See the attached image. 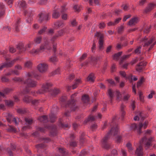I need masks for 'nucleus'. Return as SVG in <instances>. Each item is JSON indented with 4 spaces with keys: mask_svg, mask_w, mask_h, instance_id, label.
Masks as SVG:
<instances>
[{
    "mask_svg": "<svg viewBox=\"0 0 156 156\" xmlns=\"http://www.w3.org/2000/svg\"><path fill=\"white\" fill-rule=\"evenodd\" d=\"M87 55L86 54L84 53L83 54L82 56L80 58V60H83L84 59L87 57Z\"/></svg>",
    "mask_w": 156,
    "mask_h": 156,
    "instance_id": "052dcab7",
    "label": "nucleus"
},
{
    "mask_svg": "<svg viewBox=\"0 0 156 156\" xmlns=\"http://www.w3.org/2000/svg\"><path fill=\"white\" fill-rule=\"evenodd\" d=\"M50 60L51 62H55L57 61V59L55 56H53L51 57L50 58Z\"/></svg>",
    "mask_w": 156,
    "mask_h": 156,
    "instance_id": "ea45409f",
    "label": "nucleus"
},
{
    "mask_svg": "<svg viewBox=\"0 0 156 156\" xmlns=\"http://www.w3.org/2000/svg\"><path fill=\"white\" fill-rule=\"evenodd\" d=\"M123 9L126 11L127 10L128 8V6L126 5H123L122 6Z\"/></svg>",
    "mask_w": 156,
    "mask_h": 156,
    "instance_id": "e2e57ef3",
    "label": "nucleus"
},
{
    "mask_svg": "<svg viewBox=\"0 0 156 156\" xmlns=\"http://www.w3.org/2000/svg\"><path fill=\"white\" fill-rule=\"evenodd\" d=\"M74 10L76 12H79L80 10L79 6L78 5H75L73 7Z\"/></svg>",
    "mask_w": 156,
    "mask_h": 156,
    "instance_id": "58836bf2",
    "label": "nucleus"
},
{
    "mask_svg": "<svg viewBox=\"0 0 156 156\" xmlns=\"http://www.w3.org/2000/svg\"><path fill=\"white\" fill-rule=\"evenodd\" d=\"M60 73V69L59 68L57 69L53 73V75L58 74Z\"/></svg>",
    "mask_w": 156,
    "mask_h": 156,
    "instance_id": "4d7b16f0",
    "label": "nucleus"
},
{
    "mask_svg": "<svg viewBox=\"0 0 156 156\" xmlns=\"http://www.w3.org/2000/svg\"><path fill=\"white\" fill-rule=\"evenodd\" d=\"M52 86L51 83H46L43 85L41 88L38 91V93L40 94L43 93L45 92L48 91V89Z\"/></svg>",
    "mask_w": 156,
    "mask_h": 156,
    "instance_id": "0eeeda50",
    "label": "nucleus"
},
{
    "mask_svg": "<svg viewBox=\"0 0 156 156\" xmlns=\"http://www.w3.org/2000/svg\"><path fill=\"white\" fill-rule=\"evenodd\" d=\"M25 121L26 122V124L27 125H30L32 123V119L30 118H26L25 119Z\"/></svg>",
    "mask_w": 156,
    "mask_h": 156,
    "instance_id": "473e14b6",
    "label": "nucleus"
},
{
    "mask_svg": "<svg viewBox=\"0 0 156 156\" xmlns=\"http://www.w3.org/2000/svg\"><path fill=\"white\" fill-rule=\"evenodd\" d=\"M112 48V46L111 45L109 46L108 47L106 50V52L108 53L110 52Z\"/></svg>",
    "mask_w": 156,
    "mask_h": 156,
    "instance_id": "6e6d98bb",
    "label": "nucleus"
},
{
    "mask_svg": "<svg viewBox=\"0 0 156 156\" xmlns=\"http://www.w3.org/2000/svg\"><path fill=\"white\" fill-rule=\"evenodd\" d=\"M33 18L31 16H29L27 20V22L28 23H30Z\"/></svg>",
    "mask_w": 156,
    "mask_h": 156,
    "instance_id": "338daca9",
    "label": "nucleus"
},
{
    "mask_svg": "<svg viewBox=\"0 0 156 156\" xmlns=\"http://www.w3.org/2000/svg\"><path fill=\"white\" fill-rule=\"evenodd\" d=\"M41 37H37L34 39V41L35 43L36 44H39L41 42Z\"/></svg>",
    "mask_w": 156,
    "mask_h": 156,
    "instance_id": "72a5a7b5",
    "label": "nucleus"
},
{
    "mask_svg": "<svg viewBox=\"0 0 156 156\" xmlns=\"http://www.w3.org/2000/svg\"><path fill=\"white\" fill-rule=\"evenodd\" d=\"M17 59H15L10 62L4 63L0 66V70H2L4 68L11 66L17 60Z\"/></svg>",
    "mask_w": 156,
    "mask_h": 156,
    "instance_id": "9b49d317",
    "label": "nucleus"
},
{
    "mask_svg": "<svg viewBox=\"0 0 156 156\" xmlns=\"http://www.w3.org/2000/svg\"><path fill=\"white\" fill-rule=\"evenodd\" d=\"M76 94H77L76 93H75L73 94L72 96H71V102H69V106L70 105H71V104H73L74 103V101L73 100V98H74V97L75 96H76Z\"/></svg>",
    "mask_w": 156,
    "mask_h": 156,
    "instance_id": "4c0bfd02",
    "label": "nucleus"
},
{
    "mask_svg": "<svg viewBox=\"0 0 156 156\" xmlns=\"http://www.w3.org/2000/svg\"><path fill=\"white\" fill-rule=\"evenodd\" d=\"M16 69L21 70L22 69V67L20 65H18L15 66Z\"/></svg>",
    "mask_w": 156,
    "mask_h": 156,
    "instance_id": "0e129e2a",
    "label": "nucleus"
},
{
    "mask_svg": "<svg viewBox=\"0 0 156 156\" xmlns=\"http://www.w3.org/2000/svg\"><path fill=\"white\" fill-rule=\"evenodd\" d=\"M14 103L11 100H8L5 101L6 105L9 106H11L13 105Z\"/></svg>",
    "mask_w": 156,
    "mask_h": 156,
    "instance_id": "c756f323",
    "label": "nucleus"
},
{
    "mask_svg": "<svg viewBox=\"0 0 156 156\" xmlns=\"http://www.w3.org/2000/svg\"><path fill=\"white\" fill-rule=\"evenodd\" d=\"M12 73H13V74H15L16 75H18L19 74V72L18 71L15 70H11Z\"/></svg>",
    "mask_w": 156,
    "mask_h": 156,
    "instance_id": "bf43d9fd",
    "label": "nucleus"
},
{
    "mask_svg": "<svg viewBox=\"0 0 156 156\" xmlns=\"http://www.w3.org/2000/svg\"><path fill=\"white\" fill-rule=\"evenodd\" d=\"M16 50L13 47H10L9 48V51L11 53H14L15 52Z\"/></svg>",
    "mask_w": 156,
    "mask_h": 156,
    "instance_id": "774afa93",
    "label": "nucleus"
},
{
    "mask_svg": "<svg viewBox=\"0 0 156 156\" xmlns=\"http://www.w3.org/2000/svg\"><path fill=\"white\" fill-rule=\"evenodd\" d=\"M119 128L118 126H115L114 127H112L109 131L107 135L105 136L101 141V143L103 145L105 144L107 140L110 137L114 136L118 133Z\"/></svg>",
    "mask_w": 156,
    "mask_h": 156,
    "instance_id": "f03ea898",
    "label": "nucleus"
},
{
    "mask_svg": "<svg viewBox=\"0 0 156 156\" xmlns=\"http://www.w3.org/2000/svg\"><path fill=\"white\" fill-rule=\"evenodd\" d=\"M105 26V23H101L99 25V27L101 29L104 28Z\"/></svg>",
    "mask_w": 156,
    "mask_h": 156,
    "instance_id": "864d4df0",
    "label": "nucleus"
},
{
    "mask_svg": "<svg viewBox=\"0 0 156 156\" xmlns=\"http://www.w3.org/2000/svg\"><path fill=\"white\" fill-rule=\"evenodd\" d=\"M95 79L94 74L93 73H91L88 76L87 80L90 82H93L94 81Z\"/></svg>",
    "mask_w": 156,
    "mask_h": 156,
    "instance_id": "f3484780",
    "label": "nucleus"
},
{
    "mask_svg": "<svg viewBox=\"0 0 156 156\" xmlns=\"http://www.w3.org/2000/svg\"><path fill=\"white\" fill-rule=\"evenodd\" d=\"M38 119L41 122H46L48 121L47 117L46 116H41L39 117Z\"/></svg>",
    "mask_w": 156,
    "mask_h": 156,
    "instance_id": "b1692460",
    "label": "nucleus"
},
{
    "mask_svg": "<svg viewBox=\"0 0 156 156\" xmlns=\"http://www.w3.org/2000/svg\"><path fill=\"white\" fill-rule=\"evenodd\" d=\"M142 117V113H140L139 115V116H136L134 118V119L135 121L138 120H139L140 118Z\"/></svg>",
    "mask_w": 156,
    "mask_h": 156,
    "instance_id": "de8ad7c7",
    "label": "nucleus"
},
{
    "mask_svg": "<svg viewBox=\"0 0 156 156\" xmlns=\"http://www.w3.org/2000/svg\"><path fill=\"white\" fill-rule=\"evenodd\" d=\"M139 18L136 17L132 18L129 21L128 24L132 26L135 25L139 21Z\"/></svg>",
    "mask_w": 156,
    "mask_h": 156,
    "instance_id": "ddd939ff",
    "label": "nucleus"
},
{
    "mask_svg": "<svg viewBox=\"0 0 156 156\" xmlns=\"http://www.w3.org/2000/svg\"><path fill=\"white\" fill-rule=\"evenodd\" d=\"M121 20V18H119L116 19L114 22V23L115 24V25L118 23Z\"/></svg>",
    "mask_w": 156,
    "mask_h": 156,
    "instance_id": "3c124183",
    "label": "nucleus"
},
{
    "mask_svg": "<svg viewBox=\"0 0 156 156\" xmlns=\"http://www.w3.org/2000/svg\"><path fill=\"white\" fill-rule=\"evenodd\" d=\"M38 76V74L34 71L27 73L26 76L27 79L24 82V83L26 84L28 87H35L37 84V82L29 77H36Z\"/></svg>",
    "mask_w": 156,
    "mask_h": 156,
    "instance_id": "f257e3e1",
    "label": "nucleus"
},
{
    "mask_svg": "<svg viewBox=\"0 0 156 156\" xmlns=\"http://www.w3.org/2000/svg\"><path fill=\"white\" fill-rule=\"evenodd\" d=\"M153 40V39L152 38H148L147 37H145L140 42V43L143 45L144 47L150 46V48L148 49L149 51L153 48L155 44H151Z\"/></svg>",
    "mask_w": 156,
    "mask_h": 156,
    "instance_id": "20e7f679",
    "label": "nucleus"
},
{
    "mask_svg": "<svg viewBox=\"0 0 156 156\" xmlns=\"http://www.w3.org/2000/svg\"><path fill=\"white\" fill-rule=\"evenodd\" d=\"M156 5L153 3H151L148 5L145 10L146 12L150 11L153 9L156 6Z\"/></svg>",
    "mask_w": 156,
    "mask_h": 156,
    "instance_id": "dca6fc26",
    "label": "nucleus"
},
{
    "mask_svg": "<svg viewBox=\"0 0 156 156\" xmlns=\"http://www.w3.org/2000/svg\"><path fill=\"white\" fill-rule=\"evenodd\" d=\"M50 43L48 41L46 40L44 41V43L43 44H42L40 48V49H33L30 51V53L32 54H36L41 52V51H42L45 49H49L50 48Z\"/></svg>",
    "mask_w": 156,
    "mask_h": 156,
    "instance_id": "7ed1b4c3",
    "label": "nucleus"
},
{
    "mask_svg": "<svg viewBox=\"0 0 156 156\" xmlns=\"http://www.w3.org/2000/svg\"><path fill=\"white\" fill-rule=\"evenodd\" d=\"M141 47L140 46L138 48L136 49L135 51V53L137 54L140 53V49L141 48Z\"/></svg>",
    "mask_w": 156,
    "mask_h": 156,
    "instance_id": "5fc2aeb1",
    "label": "nucleus"
},
{
    "mask_svg": "<svg viewBox=\"0 0 156 156\" xmlns=\"http://www.w3.org/2000/svg\"><path fill=\"white\" fill-rule=\"evenodd\" d=\"M122 156H126V152L125 150L123 149L122 150Z\"/></svg>",
    "mask_w": 156,
    "mask_h": 156,
    "instance_id": "680f3d73",
    "label": "nucleus"
},
{
    "mask_svg": "<svg viewBox=\"0 0 156 156\" xmlns=\"http://www.w3.org/2000/svg\"><path fill=\"white\" fill-rule=\"evenodd\" d=\"M82 101L84 103H87L89 100V97L87 95H85L82 96Z\"/></svg>",
    "mask_w": 156,
    "mask_h": 156,
    "instance_id": "4be33fe9",
    "label": "nucleus"
},
{
    "mask_svg": "<svg viewBox=\"0 0 156 156\" xmlns=\"http://www.w3.org/2000/svg\"><path fill=\"white\" fill-rule=\"evenodd\" d=\"M7 131L9 132H14L15 133L16 129L12 126H10L9 128L7 129Z\"/></svg>",
    "mask_w": 156,
    "mask_h": 156,
    "instance_id": "7c9ffc66",
    "label": "nucleus"
},
{
    "mask_svg": "<svg viewBox=\"0 0 156 156\" xmlns=\"http://www.w3.org/2000/svg\"><path fill=\"white\" fill-rule=\"evenodd\" d=\"M4 8V6L2 4H0V9H2L0 12V17H1L4 14V10L3 9Z\"/></svg>",
    "mask_w": 156,
    "mask_h": 156,
    "instance_id": "cd10ccee",
    "label": "nucleus"
},
{
    "mask_svg": "<svg viewBox=\"0 0 156 156\" xmlns=\"http://www.w3.org/2000/svg\"><path fill=\"white\" fill-rule=\"evenodd\" d=\"M148 124V122L147 121H146L144 124H143L142 123H140L138 125L135 123L131 125V128L133 129L137 130L138 131V132L140 133V129L142 128L144 129L146 128L147 127Z\"/></svg>",
    "mask_w": 156,
    "mask_h": 156,
    "instance_id": "39448f33",
    "label": "nucleus"
},
{
    "mask_svg": "<svg viewBox=\"0 0 156 156\" xmlns=\"http://www.w3.org/2000/svg\"><path fill=\"white\" fill-rule=\"evenodd\" d=\"M124 105H122L121 106V111L120 113V114L121 115V119H122L124 115H125V112L123 110L124 107Z\"/></svg>",
    "mask_w": 156,
    "mask_h": 156,
    "instance_id": "5701e85b",
    "label": "nucleus"
},
{
    "mask_svg": "<svg viewBox=\"0 0 156 156\" xmlns=\"http://www.w3.org/2000/svg\"><path fill=\"white\" fill-rule=\"evenodd\" d=\"M20 7L24 8L26 6V4L24 1L23 0L20 1L18 3Z\"/></svg>",
    "mask_w": 156,
    "mask_h": 156,
    "instance_id": "393cba45",
    "label": "nucleus"
},
{
    "mask_svg": "<svg viewBox=\"0 0 156 156\" xmlns=\"http://www.w3.org/2000/svg\"><path fill=\"white\" fill-rule=\"evenodd\" d=\"M144 65L143 63L141 62L139 63L136 67V70L138 72L141 71L143 68V66H144Z\"/></svg>",
    "mask_w": 156,
    "mask_h": 156,
    "instance_id": "412c9836",
    "label": "nucleus"
},
{
    "mask_svg": "<svg viewBox=\"0 0 156 156\" xmlns=\"http://www.w3.org/2000/svg\"><path fill=\"white\" fill-rule=\"evenodd\" d=\"M154 94V91H151V93L148 95V98L149 99H151L153 98V95Z\"/></svg>",
    "mask_w": 156,
    "mask_h": 156,
    "instance_id": "603ef678",
    "label": "nucleus"
},
{
    "mask_svg": "<svg viewBox=\"0 0 156 156\" xmlns=\"http://www.w3.org/2000/svg\"><path fill=\"white\" fill-rule=\"evenodd\" d=\"M38 21L40 22L48 20L49 18V15L45 12H42L39 14L38 16Z\"/></svg>",
    "mask_w": 156,
    "mask_h": 156,
    "instance_id": "6e6552de",
    "label": "nucleus"
},
{
    "mask_svg": "<svg viewBox=\"0 0 156 156\" xmlns=\"http://www.w3.org/2000/svg\"><path fill=\"white\" fill-rule=\"evenodd\" d=\"M62 18L64 20H66L67 19V16L66 14H64L62 15Z\"/></svg>",
    "mask_w": 156,
    "mask_h": 156,
    "instance_id": "69168bd1",
    "label": "nucleus"
},
{
    "mask_svg": "<svg viewBox=\"0 0 156 156\" xmlns=\"http://www.w3.org/2000/svg\"><path fill=\"white\" fill-rule=\"evenodd\" d=\"M59 92V90L57 89H55L53 90V95H55L58 94Z\"/></svg>",
    "mask_w": 156,
    "mask_h": 156,
    "instance_id": "8fccbe9b",
    "label": "nucleus"
},
{
    "mask_svg": "<svg viewBox=\"0 0 156 156\" xmlns=\"http://www.w3.org/2000/svg\"><path fill=\"white\" fill-rule=\"evenodd\" d=\"M122 53V52H119L115 54L113 56V59L114 60H117L118 59L119 56H120Z\"/></svg>",
    "mask_w": 156,
    "mask_h": 156,
    "instance_id": "bb28decb",
    "label": "nucleus"
},
{
    "mask_svg": "<svg viewBox=\"0 0 156 156\" xmlns=\"http://www.w3.org/2000/svg\"><path fill=\"white\" fill-rule=\"evenodd\" d=\"M131 16V15L130 14H128L127 15H125L123 17V21H126V20L130 18Z\"/></svg>",
    "mask_w": 156,
    "mask_h": 156,
    "instance_id": "79ce46f5",
    "label": "nucleus"
},
{
    "mask_svg": "<svg viewBox=\"0 0 156 156\" xmlns=\"http://www.w3.org/2000/svg\"><path fill=\"white\" fill-rule=\"evenodd\" d=\"M95 36L99 37V48L101 50H102L103 48V38L104 37L103 35L101 33L97 32L96 33Z\"/></svg>",
    "mask_w": 156,
    "mask_h": 156,
    "instance_id": "1a4fd4ad",
    "label": "nucleus"
},
{
    "mask_svg": "<svg viewBox=\"0 0 156 156\" xmlns=\"http://www.w3.org/2000/svg\"><path fill=\"white\" fill-rule=\"evenodd\" d=\"M108 94L109 97L111 99V102H112V99L115 95L117 97V100H119L121 98V94L119 91H114L111 89H109L108 90Z\"/></svg>",
    "mask_w": 156,
    "mask_h": 156,
    "instance_id": "423d86ee",
    "label": "nucleus"
},
{
    "mask_svg": "<svg viewBox=\"0 0 156 156\" xmlns=\"http://www.w3.org/2000/svg\"><path fill=\"white\" fill-rule=\"evenodd\" d=\"M124 27L123 26H121L118 28V31L119 33H121L123 30Z\"/></svg>",
    "mask_w": 156,
    "mask_h": 156,
    "instance_id": "a18cd8bd",
    "label": "nucleus"
},
{
    "mask_svg": "<svg viewBox=\"0 0 156 156\" xmlns=\"http://www.w3.org/2000/svg\"><path fill=\"white\" fill-rule=\"evenodd\" d=\"M60 16V14L58 10H54L53 11V13L52 15V17L54 19H57Z\"/></svg>",
    "mask_w": 156,
    "mask_h": 156,
    "instance_id": "6ab92c4d",
    "label": "nucleus"
},
{
    "mask_svg": "<svg viewBox=\"0 0 156 156\" xmlns=\"http://www.w3.org/2000/svg\"><path fill=\"white\" fill-rule=\"evenodd\" d=\"M23 100L24 101L27 102H29L31 100V99L28 96H26L23 98Z\"/></svg>",
    "mask_w": 156,
    "mask_h": 156,
    "instance_id": "e433bc0d",
    "label": "nucleus"
},
{
    "mask_svg": "<svg viewBox=\"0 0 156 156\" xmlns=\"http://www.w3.org/2000/svg\"><path fill=\"white\" fill-rule=\"evenodd\" d=\"M145 140H146V142L145 144V147L146 149H147L151 146V142L153 140V138L151 137L146 140V138L145 137L142 139L143 141H144Z\"/></svg>",
    "mask_w": 156,
    "mask_h": 156,
    "instance_id": "4468645a",
    "label": "nucleus"
},
{
    "mask_svg": "<svg viewBox=\"0 0 156 156\" xmlns=\"http://www.w3.org/2000/svg\"><path fill=\"white\" fill-rule=\"evenodd\" d=\"M37 68L40 72L44 73L47 70L48 66L45 63H40L37 66Z\"/></svg>",
    "mask_w": 156,
    "mask_h": 156,
    "instance_id": "9d476101",
    "label": "nucleus"
},
{
    "mask_svg": "<svg viewBox=\"0 0 156 156\" xmlns=\"http://www.w3.org/2000/svg\"><path fill=\"white\" fill-rule=\"evenodd\" d=\"M12 80L16 82H20L22 80L21 78L18 77L14 78Z\"/></svg>",
    "mask_w": 156,
    "mask_h": 156,
    "instance_id": "49530a36",
    "label": "nucleus"
},
{
    "mask_svg": "<svg viewBox=\"0 0 156 156\" xmlns=\"http://www.w3.org/2000/svg\"><path fill=\"white\" fill-rule=\"evenodd\" d=\"M130 97V95L128 94H126L124 96L123 100L124 101H127Z\"/></svg>",
    "mask_w": 156,
    "mask_h": 156,
    "instance_id": "09e8293b",
    "label": "nucleus"
},
{
    "mask_svg": "<svg viewBox=\"0 0 156 156\" xmlns=\"http://www.w3.org/2000/svg\"><path fill=\"white\" fill-rule=\"evenodd\" d=\"M126 146L128 148L129 152H130L132 151L133 148L131 147V145L130 144L128 143L126 144Z\"/></svg>",
    "mask_w": 156,
    "mask_h": 156,
    "instance_id": "37998d69",
    "label": "nucleus"
},
{
    "mask_svg": "<svg viewBox=\"0 0 156 156\" xmlns=\"http://www.w3.org/2000/svg\"><path fill=\"white\" fill-rule=\"evenodd\" d=\"M143 148L141 146H140L138 148H137L135 152V154L137 156H142L143 155Z\"/></svg>",
    "mask_w": 156,
    "mask_h": 156,
    "instance_id": "2eb2a0df",
    "label": "nucleus"
},
{
    "mask_svg": "<svg viewBox=\"0 0 156 156\" xmlns=\"http://www.w3.org/2000/svg\"><path fill=\"white\" fill-rule=\"evenodd\" d=\"M31 47V44H28L26 46V48L24 47V45L23 44H20L17 47V49L20 51L21 52L24 51L26 50H28V48Z\"/></svg>",
    "mask_w": 156,
    "mask_h": 156,
    "instance_id": "f8f14e48",
    "label": "nucleus"
},
{
    "mask_svg": "<svg viewBox=\"0 0 156 156\" xmlns=\"http://www.w3.org/2000/svg\"><path fill=\"white\" fill-rule=\"evenodd\" d=\"M138 94L140 100L142 102H144V97L143 96L142 93L141 91H139Z\"/></svg>",
    "mask_w": 156,
    "mask_h": 156,
    "instance_id": "2f4dec72",
    "label": "nucleus"
},
{
    "mask_svg": "<svg viewBox=\"0 0 156 156\" xmlns=\"http://www.w3.org/2000/svg\"><path fill=\"white\" fill-rule=\"evenodd\" d=\"M31 62L30 61H28L25 63L24 66L26 67L29 68L31 66Z\"/></svg>",
    "mask_w": 156,
    "mask_h": 156,
    "instance_id": "c9c22d12",
    "label": "nucleus"
},
{
    "mask_svg": "<svg viewBox=\"0 0 156 156\" xmlns=\"http://www.w3.org/2000/svg\"><path fill=\"white\" fill-rule=\"evenodd\" d=\"M95 119V118L93 116H90L87 119L84 121V123H86L88 121H89L94 120Z\"/></svg>",
    "mask_w": 156,
    "mask_h": 156,
    "instance_id": "c85d7f7f",
    "label": "nucleus"
},
{
    "mask_svg": "<svg viewBox=\"0 0 156 156\" xmlns=\"http://www.w3.org/2000/svg\"><path fill=\"white\" fill-rule=\"evenodd\" d=\"M54 25L56 28H58L63 27L64 24L62 21H57L55 23Z\"/></svg>",
    "mask_w": 156,
    "mask_h": 156,
    "instance_id": "aec40b11",
    "label": "nucleus"
},
{
    "mask_svg": "<svg viewBox=\"0 0 156 156\" xmlns=\"http://www.w3.org/2000/svg\"><path fill=\"white\" fill-rule=\"evenodd\" d=\"M50 121L51 122H53L55 119V115L53 114H51L49 116Z\"/></svg>",
    "mask_w": 156,
    "mask_h": 156,
    "instance_id": "f704fd0d",
    "label": "nucleus"
},
{
    "mask_svg": "<svg viewBox=\"0 0 156 156\" xmlns=\"http://www.w3.org/2000/svg\"><path fill=\"white\" fill-rule=\"evenodd\" d=\"M13 119V117L11 115L8 114V116L7 117V119L8 122H10L11 120Z\"/></svg>",
    "mask_w": 156,
    "mask_h": 156,
    "instance_id": "c03bdc74",
    "label": "nucleus"
},
{
    "mask_svg": "<svg viewBox=\"0 0 156 156\" xmlns=\"http://www.w3.org/2000/svg\"><path fill=\"white\" fill-rule=\"evenodd\" d=\"M144 77H141L139 81L137 83V87H140L142 83L144 81Z\"/></svg>",
    "mask_w": 156,
    "mask_h": 156,
    "instance_id": "a878e982",
    "label": "nucleus"
},
{
    "mask_svg": "<svg viewBox=\"0 0 156 156\" xmlns=\"http://www.w3.org/2000/svg\"><path fill=\"white\" fill-rule=\"evenodd\" d=\"M81 80L80 79H76L73 85L72 86V87L73 89H74L76 88L78 85L80 84L81 83Z\"/></svg>",
    "mask_w": 156,
    "mask_h": 156,
    "instance_id": "a211bd4d",
    "label": "nucleus"
},
{
    "mask_svg": "<svg viewBox=\"0 0 156 156\" xmlns=\"http://www.w3.org/2000/svg\"><path fill=\"white\" fill-rule=\"evenodd\" d=\"M46 29V27H44L38 32V34H42L44 32H45V31Z\"/></svg>",
    "mask_w": 156,
    "mask_h": 156,
    "instance_id": "a19ab883",
    "label": "nucleus"
},
{
    "mask_svg": "<svg viewBox=\"0 0 156 156\" xmlns=\"http://www.w3.org/2000/svg\"><path fill=\"white\" fill-rule=\"evenodd\" d=\"M47 0H41L39 3L41 5H44L47 2Z\"/></svg>",
    "mask_w": 156,
    "mask_h": 156,
    "instance_id": "13d9d810",
    "label": "nucleus"
}]
</instances>
